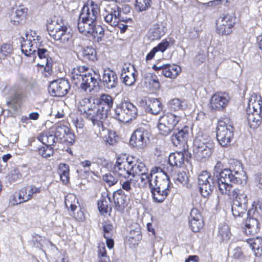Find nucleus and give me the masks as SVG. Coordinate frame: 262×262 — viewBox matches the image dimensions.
Here are the masks:
<instances>
[{"label":"nucleus","instance_id":"36","mask_svg":"<svg viewBox=\"0 0 262 262\" xmlns=\"http://www.w3.org/2000/svg\"><path fill=\"white\" fill-rule=\"evenodd\" d=\"M58 172L60 178L64 184H67L70 182V167L66 163H60L58 166Z\"/></svg>","mask_w":262,"mask_h":262},{"label":"nucleus","instance_id":"20","mask_svg":"<svg viewBox=\"0 0 262 262\" xmlns=\"http://www.w3.org/2000/svg\"><path fill=\"white\" fill-rule=\"evenodd\" d=\"M212 178L210 173L207 171H203L198 177V184L201 194L204 197L208 196L212 192L213 186L211 184Z\"/></svg>","mask_w":262,"mask_h":262},{"label":"nucleus","instance_id":"47","mask_svg":"<svg viewBox=\"0 0 262 262\" xmlns=\"http://www.w3.org/2000/svg\"><path fill=\"white\" fill-rule=\"evenodd\" d=\"M91 97L84 98L79 102L78 105V111L80 114L84 115L88 110L93 105L91 104Z\"/></svg>","mask_w":262,"mask_h":262},{"label":"nucleus","instance_id":"24","mask_svg":"<svg viewBox=\"0 0 262 262\" xmlns=\"http://www.w3.org/2000/svg\"><path fill=\"white\" fill-rule=\"evenodd\" d=\"M78 203L75 195L70 194H68L64 199V203L66 207L70 208L71 211L73 212L74 217L77 221H82L84 220L85 216L83 212L80 208L76 213L75 211L77 209V206L76 204Z\"/></svg>","mask_w":262,"mask_h":262},{"label":"nucleus","instance_id":"56","mask_svg":"<svg viewBox=\"0 0 262 262\" xmlns=\"http://www.w3.org/2000/svg\"><path fill=\"white\" fill-rule=\"evenodd\" d=\"M36 53L39 59H44L45 61L52 60V59L49 57L50 52L44 47V45Z\"/></svg>","mask_w":262,"mask_h":262},{"label":"nucleus","instance_id":"54","mask_svg":"<svg viewBox=\"0 0 262 262\" xmlns=\"http://www.w3.org/2000/svg\"><path fill=\"white\" fill-rule=\"evenodd\" d=\"M91 36L94 37H97L98 40L100 38V40L104 35V29L100 25H96V23L95 24V27H94V32L91 33Z\"/></svg>","mask_w":262,"mask_h":262},{"label":"nucleus","instance_id":"25","mask_svg":"<svg viewBox=\"0 0 262 262\" xmlns=\"http://www.w3.org/2000/svg\"><path fill=\"white\" fill-rule=\"evenodd\" d=\"M97 208L101 215L106 217L110 216L112 212L111 199L107 195V196L102 195L97 202Z\"/></svg>","mask_w":262,"mask_h":262},{"label":"nucleus","instance_id":"32","mask_svg":"<svg viewBox=\"0 0 262 262\" xmlns=\"http://www.w3.org/2000/svg\"><path fill=\"white\" fill-rule=\"evenodd\" d=\"M27 8H17L14 15L11 18V21L14 25H18L24 24L26 21L27 15Z\"/></svg>","mask_w":262,"mask_h":262},{"label":"nucleus","instance_id":"42","mask_svg":"<svg viewBox=\"0 0 262 262\" xmlns=\"http://www.w3.org/2000/svg\"><path fill=\"white\" fill-rule=\"evenodd\" d=\"M175 43L176 40L172 37H167L163 39L155 47L158 52L164 53L170 46L174 45Z\"/></svg>","mask_w":262,"mask_h":262},{"label":"nucleus","instance_id":"22","mask_svg":"<svg viewBox=\"0 0 262 262\" xmlns=\"http://www.w3.org/2000/svg\"><path fill=\"white\" fill-rule=\"evenodd\" d=\"M189 226L193 232H199L204 227V223L200 211L193 208L188 217Z\"/></svg>","mask_w":262,"mask_h":262},{"label":"nucleus","instance_id":"44","mask_svg":"<svg viewBox=\"0 0 262 262\" xmlns=\"http://www.w3.org/2000/svg\"><path fill=\"white\" fill-rule=\"evenodd\" d=\"M97 105H101L103 109H104V106H106V112L110 110L113 106V100L112 97L108 94H102L100 97Z\"/></svg>","mask_w":262,"mask_h":262},{"label":"nucleus","instance_id":"49","mask_svg":"<svg viewBox=\"0 0 262 262\" xmlns=\"http://www.w3.org/2000/svg\"><path fill=\"white\" fill-rule=\"evenodd\" d=\"M38 154L44 158H48L53 156L54 150L52 146L45 145L38 148Z\"/></svg>","mask_w":262,"mask_h":262},{"label":"nucleus","instance_id":"37","mask_svg":"<svg viewBox=\"0 0 262 262\" xmlns=\"http://www.w3.org/2000/svg\"><path fill=\"white\" fill-rule=\"evenodd\" d=\"M37 139L45 145L52 146L55 141V136L49 131H43L40 133Z\"/></svg>","mask_w":262,"mask_h":262},{"label":"nucleus","instance_id":"63","mask_svg":"<svg viewBox=\"0 0 262 262\" xmlns=\"http://www.w3.org/2000/svg\"><path fill=\"white\" fill-rule=\"evenodd\" d=\"M113 229V224L110 222H105L102 224V229L103 234H106L110 233Z\"/></svg>","mask_w":262,"mask_h":262},{"label":"nucleus","instance_id":"52","mask_svg":"<svg viewBox=\"0 0 262 262\" xmlns=\"http://www.w3.org/2000/svg\"><path fill=\"white\" fill-rule=\"evenodd\" d=\"M38 67L43 68L42 74L48 77L51 75L52 73V60H46L45 64L38 63Z\"/></svg>","mask_w":262,"mask_h":262},{"label":"nucleus","instance_id":"3","mask_svg":"<svg viewBox=\"0 0 262 262\" xmlns=\"http://www.w3.org/2000/svg\"><path fill=\"white\" fill-rule=\"evenodd\" d=\"M193 154L200 160L209 158L213 152V142L206 133L198 132L193 140Z\"/></svg>","mask_w":262,"mask_h":262},{"label":"nucleus","instance_id":"33","mask_svg":"<svg viewBox=\"0 0 262 262\" xmlns=\"http://www.w3.org/2000/svg\"><path fill=\"white\" fill-rule=\"evenodd\" d=\"M258 111L247 113V119L251 128H257L261 123L262 116Z\"/></svg>","mask_w":262,"mask_h":262},{"label":"nucleus","instance_id":"16","mask_svg":"<svg viewBox=\"0 0 262 262\" xmlns=\"http://www.w3.org/2000/svg\"><path fill=\"white\" fill-rule=\"evenodd\" d=\"M230 98L226 92H216L213 94L209 101V107L212 111H223L228 106Z\"/></svg>","mask_w":262,"mask_h":262},{"label":"nucleus","instance_id":"64","mask_svg":"<svg viewBox=\"0 0 262 262\" xmlns=\"http://www.w3.org/2000/svg\"><path fill=\"white\" fill-rule=\"evenodd\" d=\"M16 196H17L15 194H12L10 197L9 202L12 205H16L23 203L21 202V199H19L18 198V199H17Z\"/></svg>","mask_w":262,"mask_h":262},{"label":"nucleus","instance_id":"26","mask_svg":"<svg viewBox=\"0 0 262 262\" xmlns=\"http://www.w3.org/2000/svg\"><path fill=\"white\" fill-rule=\"evenodd\" d=\"M126 195L122 189H119L113 193V199L115 209L118 211L122 212L127 206Z\"/></svg>","mask_w":262,"mask_h":262},{"label":"nucleus","instance_id":"48","mask_svg":"<svg viewBox=\"0 0 262 262\" xmlns=\"http://www.w3.org/2000/svg\"><path fill=\"white\" fill-rule=\"evenodd\" d=\"M133 174L132 176L134 177L136 175H140L145 174L148 171L144 163L137 161L135 164L133 163Z\"/></svg>","mask_w":262,"mask_h":262},{"label":"nucleus","instance_id":"61","mask_svg":"<svg viewBox=\"0 0 262 262\" xmlns=\"http://www.w3.org/2000/svg\"><path fill=\"white\" fill-rule=\"evenodd\" d=\"M132 181L133 180L132 179H129V180H127L125 181L121 180L120 182L122 188L127 192L130 191L132 190L131 183Z\"/></svg>","mask_w":262,"mask_h":262},{"label":"nucleus","instance_id":"40","mask_svg":"<svg viewBox=\"0 0 262 262\" xmlns=\"http://www.w3.org/2000/svg\"><path fill=\"white\" fill-rule=\"evenodd\" d=\"M114 115L115 118L121 122L127 123L130 121L122 103L117 105L115 109Z\"/></svg>","mask_w":262,"mask_h":262},{"label":"nucleus","instance_id":"7","mask_svg":"<svg viewBox=\"0 0 262 262\" xmlns=\"http://www.w3.org/2000/svg\"><path fill=\"white\" fill-rule=\"evenodd\" d=\"M83 116L92 122L95 133L97 135H100L101 131L104 130L103 122L107 118V113L101 105L94 103Z\"/></svg>","mask_w":262,"mask_h":262},{"label":"nucleus","instance_id":"31","mask_svg":"<svg viewBox=\"0 0 262 262\" xmlns=\"http://www.w3.org/2000/svg\"><path fill=\"white\" fill-rule=\"evenodd\" d=\"M96 22L87 21L80 19L79 17L77 27L79 31L84 35H90L91 33L94 32V27Z\"/></svg>","mask_w":262,"mask_h":262},{"label":"nucleus","instance_id":"29","mask_svg":"<svg viewBox=\"0 0 262 262\" xmlns=\"http://www.w3.org/2000/svg\"><path fill=\"white\" fill-rule=\"evenodd\" d=\"M189 135V127L185 125L177 133L173 134L171 141L174 145L178 146L187 142Z\"/></svg>","mask_w":262,"mask_h":262},{"label":"nucleus","instance_id":"23","mask_svg":"<svg viewBox=\"0 0 262 262\" xmlns=\"http://www.w3.org/2000/svg\"><path fill=\"white\" fill-rule=\"evenodd\" d=\"M43 190L44 188L41 185H27L18 191V198L21 199V202H26L31 200L34 195L41 193Z\"/></svg>","mask_w":262,"mask_h":262},{"label":"nucleus","instance_id":"35","mask_svg":"<svg viewBox=\"0 0 262 262\" xmlns=\"http://www.w3.org/2000/svg\"><path fill=\"white\" fill-rule=\"evenodd\" d=\"M247 243L250 245L256 256H260L262 255V238L256 237L247 240Z\"/></svg>","mask_w":262,"mask_h":262},{"label":"nucleus","instance_id":"19","mask_svg":"<svg viewBox=\"0 0 262 262\" xmlns=\"http://www.w3.org/2000/svg\"><path fill=\"white\" fill-rule=\"evenodd\" d=\"M70 89L69 82L64 79H59L52 81L49 86V91L54 97L65 96Z\"/></svg>","mask_w":262,"mask_h":262},{"label":"nucleus","instance_id":"5","mask_svg":"<svg viewBox=\"0 0 262 262\" xmlns=\"http://www.w3.org/2000/svg\"><path fill=\"white\" fill-rule=\"evenodd\" d=\"M233 122L228 116H224L218 121L216 130V138L223 147L230 144L234 137Z\"/></svg>","mask_w":262,"mask_h":262},{"label":"nucleus","instance_id":"38","mask_svg":"<svg viewBox=\"0 0 262 262\" xmlns=\"http://www.w3.org/2000/svg\"><path fill=\"white\" fill-rule=\"evenodd\" d=\"M81 56L86 61H95L97 60V52L92 47H85L81 50Z\"/></svg>","mask_w":262,"mask_h":262},{"label":"nucleus","instance_id":"2","mask_svg":"<svg viewBox=\"0 0 262 262\" xmlns=\"http://www.w3.org/2000/svg\"><path fill=\"white\" fill-rule=\"evenodd\" d=\"M72 83L84 92H91L99 85L100 76L99 73L94 70L89 71L85 66H79L74 68L71 73Z\"/></svg>","mask_w":262,"mask_h":262},{"label":"nucleus","instance_id":"15","mask_svg":"<svg viewBox=\"0 0 262 262\" xmlns=\"http://www.w3.org/2000/svg\"><path fill=\"white\" fill-rule=\"evenodd\" d=\"M148 134V131L143 128L136 129L130 138V145L138 150L143 149L147 145L149 141Z\"/></svg>","mask_w":262,"mask_h":262},{"label":"nucleus","instance_id":"60","mask_svg":"<svg viewBox=\"0 0 262 262\" xmlns=\"http://www.w3.org/2000/svg\"><path fill=\"white\" fill-rule=\"evenodd\" d=\"M219 235L221 237L222 240H226L229 239L230 231L228 227H222L219 228Z\"/></svg>","mask_w":262,"mask_h":262},{"label":"nucleus","instance_id":"14","mask_svg":"<svg viewBox=\"0 0 262 262\" xmlns=\"http://www.w3.org/2000/svg\"><path fill=\"white\" fill-rule=\"evenodd\" d=\"M236 18L229 13L221 15L216 20V32L222 35H228L232 32Z\"/></svg>","mask_w":262,"mask_h":262},{"label":"nucleus","instance_id":"21","mask_svg":"<svg viewBox=\"0 0 262 262\" xmlns=\"http://www.w3.org/2000/svg\"><path fill=\"white\" fill-rule=\"evenodd\" d=\"M100 13L98 5L92 1L90 6L84 5L81 10L79 17L80 19L92 22H96Z\"/></svg>","mask_w":262,"mask_h":262},{"label":"nucleus","instance_id":"62","mask_svg":"<svg viewBox=\"0 0 262 262\" xmlns=\"http://www.w3.org/2000/svg\"><path fill=\"white\" fill-rule=\"evenodd\" d=\"M233 257L236 259H242L244 257L241 248L237 247L234 249Z\"/></svg>","mask_w":262,"mask_h":262},{"label":"nucleus","instance_id":"4","mask_svg":"<svg viewBox=\"0 0 262 262\" xmlns=\"http://www.w3.org/2000/svg\"><path fill=\"white\" fill-rule=\"evenodd\" d=\"M47 29L49 35L55 40L64 43L72 37V30L61 19L48 20Z\"/></svg>","mask_w":262,"mask_h":262},{"label":"nucleus","instance_id":"1","mask_svg":"<svg viewBox=\"0 0 262 262\" xmlns=\"http://www.w3.org/2000/svg\"><path fill=\"white\" fill-rule=\"evenodd\" d=\"M143 186L149 185L153 199L157 203L163 202L167 196L173 191V185L168 175L164 172L156 176L152 181V173L148 171L145 174L139 175Z\"/></svg>","mask_w":262,"mask_h":262},{"label":"nucleus","instance_id":"13","mask_svg":"<svg viewBox=\"0 0 262 262\" xmlns=\"http://www.w3.org/2000/svg\"><path fill=\"white\" fill-rule=\"evenodd\" d=\"M114 168L120 178L128 179L133 172V162L129 161L127 154H120L117 158Z\"/></svg>","mask_w":262,"mask_h":262},{"label":"nucleus","instance_id":"27","mask_svg":"<svg viewBox=\"0 0 262 262\" xmlns=\"http://www.w3.org/2000/svg\"><path fill=\"white\" fill-rule=\"evenodd\" d=\"M186 151H175L171 153L168 157V163L171 166L182 167L184 164V162L188 161L187 157H185Z\"/></svg>","mask_w":262,"mask_h":262},{"label":"nucleus","instance_id":"39","mask_svg":"<svg viewBox=\"0 0 262 262\" xmlns=\"http://www.w3.org/2000/svg\"><path fill=\"white\" fill-rule=\"evenodd\" d=\"M166 27L161 24H154L150 29L152 39H160L166 33Z\"/></svg>","mask_w":262,"mask_h":262},{"label":"nucleus","instance_id":"59","mask_svg":"<svg viewBox=\"0 0 262 262\" xmlns=\"http://www.w3.org/2000/svg\"><path fill=\"white\" fill-rule=\"evenodd\" d=\"M177 181L183 185L188 184L189 179L186 173L184 171L179 172L177 174Z\"/></svg>","mask_w":262,"mask_h":262},{"label":"nucleus","instance_id":"9","mask_svg":"<svg viewBox=\"0 0 262 262\" xmlns=\"http://www.w3.org/2000/svg\"><path fill=\"white\" fill-rule=\"evenodd\" d=\"M257 203L254 201L251 208L247 212L248 217L245 221L244 231L247 235L254 236L260 230V223L257 219L260 215L257 208Z\"/></svg>","mask_w":262,"mask_h":262},{"label":"nucleus","instance_id":"55","mask_svg":"<svg viewBox=\"0 0 262 262\" xmlns=\"http://www.w3.org/2000/svg\"><path fill=\"white\" fill-rule=\"evenodd\" d=\"M102 179L109 186L114 185L118 182L117 178L111 173H106L103 176Z\"/></svg>","mask_w":262,"mask_h":262},{"label":"nucleus","instance_id":"12","mask_svg":"<svg viewBox=\"0 0 262 262\" xmlns=\"http://www.w3.org/2000/svg\"><path fill=\"white\" fill-rule=\"evenodd\" d=\"M181 117L171 112L165 113L159 119L158 127L160 134L167 136L181 121Z\"/></svg>","mask_w":262,"mask_h":262},{"label":"nucleus","instance_id":"28","mask_svg":"<svg viewBox=\"0 0 262 262\" xmlns=\"http://www.w3.org/2000/svg\"><path fill=\"white\" fill-rule=\"evenodd\" d=\"M102 82L107 89L115 88L118 84V77L116 73L110 69L105 70L103 74Z\"/></svg>","mask_w":262,"mask_h":262},{"label":"nucleus","instance_id":"30","mask_svg":"<svg viewBox=\"0 0 262 262\" xmlns=\"http://www.w3.org/2000/svg\"><path fill=\"white\" fill-rule=\"evenodd\" d=\"M161 102L157 98H148L146 101V111L153 115L159 114L162 110Z\"/></svg>","mask_w":262,"mask_h":262},{"label":"nucleus","instance_id":"50","mask_svg":"<svg viewBox=\"0 0 262 262\" xmlns=\"http://www.w3.org/2000/svg\"><path fill=\"white\" fill-rule=\"evenodd\" d=\"M151 0H136L135 7L139 11L142 12L151 7Z\"/></svg>","mask_w":262,"mask_h":262},{"label":"nucleus","instance_id":"11","mask_svg":"<svg viewBox=\"0 0 262 262\" xmlns=\"http://www.w3.org/2000/svg\"><path fill=\"white\" fill-rule=\"evenodd\" d=\"M54 133L55 138L61 143L72 145L75 142V135L71 131L68 121L62 120L55 124Z\"/></svg>","mask_w":262,"mask_h":262},{"label":"nucleus","instance_id":"53","mask_svg":"<svg viewBox=\"0 0 262 262\" xmlns=\"http://www.w3.org/2000/svg\"><path fill=\"white\" fill-rule=\"evenodd\" d=\"M149 88L153 91L158 90L160 89L161 84L156 75H151L149 80Z\"/></svg>","mask_w":262,"mask_h":262},{"label":"nucleus","instance_id":"45","mask_svg":"<svg viewBox=\"0 0 262 262\" xmlns=\"http://www.w3.org/2000/svg\"><path fill=\"white\" fill-rule=\"evenodd\" d=\"M98 262L111 261L107 255L105 245L103 243H99L97 247Z\"/></svg>","mask_w":262,"mask_h":262},{"label":"nucleus","instance_id":"17","mask_svg":"<svg viewBox=\"0 0 262 262\" xmlns=\"http://www.w3.org/2000/svg\"><path fill=\"white\" fill-rule=\"evenodd\" d=\"M42 41L40 37L37 36L36 37L30 36L26 39H23L21 43V49L22 52L27 56L31 55L35 56L37 51L42 47Z\"/></svg>","mask_w":262,"mask_h":262},{"label":"nucleus","instance_id":"46","mask_svg":"<svg viewBox=\"0 0 262 262\" xmlns=\"http://www.w3.org/2000/svg\"><path fill=\"white\" fill-rule=\"evenodd\" d=\"M132 68H133V71L129 72L128 74L123 75V76H121L123 79V83L128 86H130L134 84L138 77L137 71L134 67H132Z\"/></svg>","mask_w":262,"mask_h":262},{"label":"nucleus","instance_id":"43","mask_svg":"<svg viewBox=\"0 0 262 262\" xmlns=\"http://www.w3.org/2000/svg\"><path fill=\"white\" fill-rule=\"evenodd\" d=\"M249 107L253 110V112L258 111L261 113L262 108V99L256 95H252L249 101Z\"/></svg>","mask_w":262,"mask_h":262},{"label":"nucleus","instance_id":"41","mask_svg":"<svg viewBox=\"0 0 262 262\" xmlns=\"http://www.w3.org/2000/svg\"><path fill=\"white\" fill-rule=\"evenodd\" d=\"M126 114L129 116L130 121L135 119L138 115L137 107L129 101H125L121 102Z\"/></svg>","mask_w":262,"mask_h":262},{"label":"nucleus","instance_id":"57","mask_svg":"<svg viewBox=\"0 0 262 262\" xmlns=\"http://www.w3.org/2000/svg\"><path fill=\"white\" fill-rule=\"evenodd\" d=\"M21 177V173L18 170H13L10 171L8 176V181L10 183L14 182L20 179Z\"/></svg>","mask_w":262,"mask_h":262},{"label":"nucleus","instance_id":"18","mask_svg":"<svg viewBox=\"0 0 262 262\" xmlns=\"http://www.w3.org/2000/svg\"><path fill=\"white\" fill-rule=\"evenodd\" d=\"M105 11L106 14L104 16V21L112 27H116L119 21L127 22L132 20L131 18L125 20L120 19V8L115 3L107 5Z\"/></svg>","mask_w":262,"mask_h":262},{"label":"nucleus","instance_id":"51","mask_svg":"<svg viewBox=\"0 0 262 262\" xmlns=\"http://www.w3.org/2000/svg\"><path fill=\"white\" fill-rule=\"evenodd\" d=\"M184 103L185 104L184 101L181 100L178 98H174L170 101L169 105L171 110L176 111L183 109Z\"/></svg>","mask_w":262,"mask_h":262},{"label":"nucleus","instance_id":"8","mask_svg":"<svg viewBox=\"0 0 262 262\" xmlns=\"http://www.w3.org/2000/svg\"><path fill=\"white\" fill-rule=\"evenodd\" d=\"M11 90L12 93L7 98L6 104L9 107L17 111L28 99L30 92L26 88H23L19 84H14Z\"/></svg>","mask_w":262,"mask_h":262},{"label":"nucleus","instance_id":"10","mask_svg":"<svg viewBox=\"0 0 262 262\" xmlns=\"http://www.w3.org/2000/svg\"><path fill=\"white\" fill-rule=\"evenodd\" d=\"M227 195L233 199L231 210L233 216L235 217H243L247 210V195L242 190H237Z\"/></svg>","mask_w":262,"mask_h":262},{"label":"nucleus","instance_id":"34","mask_svg":"<svg viewBox=\"0 0 262 262\" xmlns=\"http://www.w3.org/2000/svg\"><path fill=\"white\" fill-rule=\"evenodd\" d=\"M181 68L177 64H165L164 71L162 72V74L165 77L171 79L176 78L181 73Z\"/></svg>","mask_w":262,"mask_h":262},{"label":"nucleus","instance_id":"58","mask_svg":"<svg viewBox=\"0 0 262 262\" xmlns=\"http://www.w3.org/2000/svg\"><path fill=\"white\" fill-rule=\"evenodd\" d=\"M13 49L12 46L8 43L3 44L1 48V54L4 56L6 57L11 54Z\"/></svg>","mask_w":262,"mask_h":262},{"label":"nucleus","instance_id":"6","mask_svg":"<svg viewBox=\"0 0 262 262\" xmlns=\"http://www.w3.org/2000/svg\"><path fill=\"white\" fill-rule=\"evenodd\" d=\"M237 171H232L229 169L225 168L220 172V178L218 180V187L222 194H229L240 190L238 188H234L233 185L229 184V182L237 183L240 178L235 176L238 174Z\"/></svg>","mask_w":262,"mask_h":262}]
</instances>
